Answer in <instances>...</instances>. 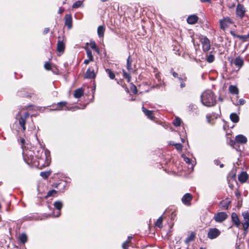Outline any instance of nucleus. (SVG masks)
<instances>
[{
	"label": "nucleus",
	"mask_w": 249,
	"mask_h": 249,
	"mask_svg": "<svg viewBox=\"0 0 249 249\" xmlns=\"http://www.w3.org/2000/svg\"><path fill=\"white\" fill-rule=\"evenodd\" d=\"M202 103L205 106L210 107L216 104V97L213 92L210 90L204 91L201 94Z\"/></svg>",
	"instance_id": "obj_1"
},
{
	"label": "nucleus",
	"mask_w": 249,
	"mask_h": 249,
	"mask_svg": "<svg viewBox=\"0 0 249 249\" xmlns=\"http://www.w3.org/2000/svg\"><path fill=\"white\" fill-rule=\"evenodd\" d=\"M20 116L18 118L19 124L22 127L23 131L26 129L25 123L26 119L29 117V114L27 112H24L23 114L19 113Z\"/></svg>",
	"instance_id": "obj_2"
},
{
	"label": "nucleus",
	"mask_w": 249,
	"mask_h": 249,
	"mask_svg": "<svg viewBox=\"0 0 249 249\" xmlns=\"http://www.w3.org/2000/svg\"><path fill=\"white\" fill-rule=\"evenodd\" d=\"M221 234V231L217 228H211L209 229L207 236L210 239H213L218 237Z\"/></svg>",
	"instance_id": "obj_3"
},
{
	"label": "nucleus",
	"mask_w": 249,
	"mask_h": 249,
	"mask_svg": "<svg viewBox=\"0 0 249 249\" xmlns=\"http://www.w3.org/2000/svg\"><path fill=\"white\" fill-rule=\"evenodd\" d=\"M220 28L223 30H225L230 25L233 23L232 20L229 17L225 18L219 21Z\"/></svg>",
	"instance_id": "obj_4"
},
{
	"label": "nucleus",
	"mask_w": 249,
	"mask_h": 249,
	"mask_svg": "<svg viewBox=\"0 0 249 249\" xmlns=\"http://www.w3.org/2000/svg\"><path fill=\"white\" fill-rule=\"evenodd\" d=\"M244 218L242 223L243 228L245 231H247L249 227V213L248 212H244L242 213Z\"/></svg>",
	"instance_id": "obj_5"
},
{
	"label": "nucleus",
	"mask_w": 249,
	"mask_h": 249,
	"mask_svg": "<svg viewBox=\"0 0 249 249\" xmlns=\"http://www.w3.org/2000/svg\"><path fill=\"white\" fill-rule=\"evenodd\" d=\"M227 214L225 212H220L214 216V219L217 222H222L227 218Z\"/></svg>",
	"instance_id": "obj_6"
},
{
	"label": "nucleus",
	"mask_w": 249,
	"mask_h": 249,
	"mask_svg": "<svg viewBox=\"0 0 249 249\" xmlns=\"http://www.w3.org/2000/svg\"><path fill=\"white\" fill-rule=\"evenodd\" d=\"M246 12V9L243 5L239 4L237 5L236 10V14L237 17L242 18Z\"/></svg>",
	"instance_id": "obj_7"
},
{
	"label": "nucleus",
	"mask_w": 249,
	"mask_h": 249,
	"mask_svg": "<svg viewBox=\"0 0 249 249\" xmlns=\"http://www.w3.org/2000/svg\"><path fill=\"white\" fill-rule=\"evenodd\" d=\"M201 42L202 45L203 50L204 51H208L210 49V42L208 38L206 37L201 39Z\"/></svg>",
	"instance_id": "obj_8"
},
{
	"label": "nucleus",
	"mask_w": 249,
	"mask_h": 249,
	"mask_svg": "<svg viewBox=\"0 0 249 249\" xmlns=\"http://www.w3.org/2000/svg\"><path fill=\"white\" fill-rule=\"evenodd\" d=\"M198 17L195 15H191L188 17L187 19V21L189 24H194L198 21Z\"/></svg>",
	"instance_id": "obj_9"
},
{
	"label": "nucleus",
	"mask_w": 249,
	"mask_h": 249,
	"mask_svg": "<svg viewBox=\"0 0 249 249\" xmlns=\"http://www.w3.org/2000/svg\"><path fill=\"white\" fill-rule=\"evenodd\" d=\"M231 219L235 226H236L237 227H239L241 224L240 221L236 213H232Z\"/></svg>",
	"instance_id": "obj_10"
},
{
	"label": "nucleus",
	"mask_w": 249,
	"mask_h": 249,
	"mask_svg": "<svg viewBox=\"0 0 249 249\" xmlns=\"http://www.w3.org/2000/svg\"><path fill=\"white\" fill-rule=\"evenodd\" d=\"M65 24L69 29L72 27V18L71 15H66L65 16Z\"/></svg>",
	"instance_id": "obj_11"
},
{
	"label": "nucleus",
	"mask_w": 249,
	"mask_h": 249,
	"mask_svg": "<svg viewBox=\"0 0 249 249\" xmlns=\"http://www.w3.org/2000/svg\"><path fill=\"white\" fill-rule=\"evenodd\" d=\"M95 73L93 69L89 68L87 70L86 73V77L87 78H94L95 77Z\"/></svg>",
	"instance_id": "obj_12"
},
{
	"label": "nucleus",
	"mask_w": 249,
	"mask_h": 249,
	"mask_svg": "<svg viewBox=\"0 0 249 249\" xmlns=\"http://www.w3.org/2000/svg\"><path fill=\"white\" fill-rule=\"evenodd\" d=\"M235 140L237 142L244 144L246 143L247 142V138L243 135H238L236 136Z\"/></svg>",
	"instance_id": "obj_13"
},
{
	"label": "nucleus",
	"mask_w": 249,
	"mask_h": 249,
	"mask_svg": "<svg viewBox=\"0 0 249 249\" xmlns=\"http://www.w3.org/2000/svg\"><path fill=\"white\" fill-rule=\"evenodd\" d=\"M248 178V175L245 172H242L238 176V180L241 183H244Z\"/></svg>",
	"instance_id": "obj_14"
},
{
	"label": "nucleus",
	"mask_w": 249,
	"mask_h": 249,
	"mask_svg": "<svg viewBox=\"0 0 249 249\" xmlns=\"http://www.w3.org/2000/svg\"><path fill=\"white\" fill-rule=\"evenodd\" d=\"M192 199V196L190 194L187 193L182 198V202L185 204H187L189 203Z\"/></svg>",
	"instance_id": "obj_15"
},
{
	"label": "nucleus",
	"mask_w": 249,
	"mask_h": 249,
	"mask_svg": "<svg viewBox=\"0 0 249 249\" xmlns=\"http://www.w3.org/2000/svg\"><path fill=\"white\" fill-rule=\"evenodd\" d=\"M233 63L235 66L240 68L244 64V60L241 57H238L235 58Z\"/></svg>",
	"instance_id": "obj_16"
},
{
	"label": "nucleus",
	"mask_w": 249,
	"mask_h": 249,
	"mask_svg": "<svg viewBox=\"0 0 249 249\" xmlns=\"http://www.w3.org/2000/svg\"><path fill=\"white\" fill-rule=\"evenodd\" d=\"M62 203L61 201H56L54 202V206L58 210V212H57L55 216L58 217L60 215V211L62 207Z\"/></svg>",
	"instance_id": "obj_17"
},
{
	"label": "nucleus",
	"mask_w": 249,
	"mask_h": 249,
	"mask_svg": "<svg viewBox=\"0 0 249 249\" xmlns=\"http://www.w3.org/2000/svg\"><path fill=\"white\" fill-rule=\"evenodd\" d=\"M142 111L145 115L150 119L152 120L154 118L153 114L152 111L148 110L144 108L143 107H142Z\"/></svg>",
	"instance_id": "obj_18"
},
{
	"label": "nucleus",
	"mask_w": 249,
	"mask_h": 249,
	"mask_svg": "<svg viewBox=\"0 0 249 249\" xmlns=\"http://www.w3.org/2000/svg\"><path fill=\"white\" fill-rule=\"evenodd\" d=\"M105 31V26H99L97 29L98 35L100 37H103Z\"/></svg>",
	"instance_id": "obj_19"
},
{
	"label": "nucleus",
	"mask_w": 249,
	"mask_h": 249,
	"mask_svg": "<svg viewBox=\"0 0 249 249\" xmlns=\"http://www.w3.org/2000/svg\"><path fill=\"white\" fill-rule=\"evenodd\" d=\"M83 92L84 90L83 89L79 88L75 91L74 93V96L76 98H80L83 95Z\"/></svg>",
	"instance_id": "obj_20"
},
{
	"label": "nucleus",
	"mask_w": 249,
	"mask_h": 249,
	"mask_svg": "<svg viewBox=\"0 0 249 249\" xmlns=\"http://www.w3.org/2000/svg\"><path fill=\"white\" fill-rule=\"evenodd\" d=\"M57 49L59 52H63L65 50L64 44L60 40L57 43Z\"/></svg>",
	"instance_id": "obj_21"
},
{
	"label": "nucleus",
	"mask_w": 249,
	"mask_h": 249,
	"mask_svg": "<svg viewBox=\"0 0 249 249\" xmlns=\"http://www.w3.org/2000/svg\"><path fill=\"white\" fill-rule=\"evenodd\" d=\"M133 60L130 56H129L127 59V63H126V68L127 69L130 71L132 70V63Z\"/></svg>",
	"instance_id": "obj_22"
},
{
	"label": "nucleus",
	"mask_w": 249,
	"mask_h": 249,
	"mask_svg": "<svg viewBox=\"0 0 249 249\" xmlns=\"http://www.w3.org/2000/svg\"><path fill=\"white\" fill-rule=\"evenodd\" d=\"M229 89L232 94H237L238 93V89L236 86L231 85L229 86Z\"/></svg>",
	"instance_id": "obj_23"
},
{
	"label": "nucleus",
	"mask_w": 249,
	"mask_h": 249,
	"mask_svg": "<svg viewBox=\"0 0 249 249\" xmlns=\"http://www.w3.org/2000/svg\"><path fill=\"white\" fill-rule=\"evenodd\" d=\"M230 118L234 123H237L239 121V117L236 113H231L230 115Z\"/></svg>",
	"instance_id": "obj_24"
},
{
	"label": "nucleus",
	"mask_w": 249,
	"mask_h": 249,
	"mask_svg": "<svg viewBox=\"0 0 249 249\" xmlns=\"http://www.w3.org/2000/svg\"><path fill=\"white\" fill-rule=\"evenodd\" d=\"M89 45L92 49L94 50L98 53H99V50L98 48L97 47L96 44L94 41L90 42L89 43Z\"/></svg>",
	"instance_id": "obj_25"
},
{
	"label": "nucleus",
	"mask_w": 249,
	"mask_h": 249,
	"mask_svg": "<svg viewBox=\"0 0 249 249\" xmlns=\"http://www.w3.org/2000/svg\"><path fill=\"white\" fill-rule=\"evenodd\" d=\"M106 72L107 73V74L109 75V77L110 79H113L115 78V75L114 72L110 69H107Z\"/></svg>",
	"instance_id": "obj_26"
},
{
	"label": "nucleus",
	"mask_w": 249,
	"mask_h": 249,
	"mask_svg": "<svg viewBox=\"0 0 249 249\" xmlns=\"http://www.w3.org/2000/svg\"><path fill=\"white\" fill-rule=\"evenodd\" d=\"M19 239L21 242L24 243L27 241V237L25 234L22 233L20 235Z\"/></svg>",
	"instance_id": "obj_27"
},
{
	"label": "nucleus",
	"mask_w": 249,
	"mask_h": 249,
	"mask_svg": "<svg viewBox=\"0 0 249 249\" xmlns=\"http://www.w3.org/2000/svg\"><path fill=\"white\" fill-rule=\"evenodd\" d=\"M123 71L124 77L127 80L128 82H129L131 81L130 75L127 73L124 70H123Z\"/></svg>",
	"instance_id": "obj_28"
},
{
	"label": "nucleus",
	"mask_w": 249,
	"mask_h": 249,
	"mask_svg": "<svg viewBox=\"0 0 249 249\" xmlns=\"http://www.w3.org/2000/svg\"><path fill=\"white\" fill-rule=\"evenodd\" d=\"M67 104L66 102H62L58 103L57 105V109L60 110L62 109L64 107H65Z\"/></svg>",
	"instance_id": "obj_29"
},
{
	"label": "nucleus",
	"mask_w": 249,
	"mask_h": 249,
	"mask_svg": "<svg viewBox=\"0 0 249 249\" xmlns=\"http://www.w3.org/2000/svg\"><path fill=\"white\" fill-rule=\"evenodd\" d=\"M163 219L162 217H160L158 218L157 221L156 222V226L157 227H158L159 228H160L162 227V223Z\"/></svg>",
	"instance_id": "obj_30"
},
{
	"label": "nucleus",
	"mask_w": 249,
	"mask_h": 249,
	"mask_svg": "<svg viewBox=\"0 0 249 249\" xmlns=\"http://www.w3.org/2000/svg\"><path fill=\"white\" fill-rule=\"evenodd\" d=\"M181 121L180 119L178 117H177L174 120L173 123L174 124V125L178 126L180 125V124H181Z\"/></svg>",
	"instance_id": "obj_31"
},
{
	"label": "nucleus",
	"mask_w": 249,
	"mask_h": 249,
	"mask_svg": "<svg viewBox=\"0 0 249 249\" xmlns=\"http://www.w3.org/2000/svg\"><path fill=\"white\" fill-rule=\"evenodd\" d=\"M86 52L88 58L90 59V60H93V57L92 56L91 51L90 50L87 49H86Z\"/></svg>",
	"instance_id": "obj_32"
},
{
	"label": "nucleus",
	"mask_w": 249,
	"mask_h": 249,
	"mask_svg": "<svg viewBox=\"0 0 249 249\" xmlns=\"http://www.w3.org/2000/svg\"><path fill=\"white\" fill-rule=\"evenodd\" d=\"M82 4L83 2L82 1H77L73 4L72 7L73 8H77L80 7Z\"/></svg>",
	"instance_id": "obj_33"
},
{
	"label": "nucleus",
	"mask_w": 249,
	"mask_h": 249,
	"mask_svg": "<svg viewBox=\"0 0 249 249\" xmlns=\"http://www.w3.org/2000/svg\"><path fill=\"white\" fill-rule=\"evenodd\" d=\"M40 175L43 178H46L50 176V173L48 172H41Z\"/></svg>",
	"instance_id": "obj_34"
},
{
	"label": "nucleus",
	"mask_w": 249,
	"mask_h": 249,
	"mask_svg": "<svg viewBox=\"0 0 249 249\" xmlns=\"http://www.w3.org/2000/svg\"><path fill=\"white\" fill-rule=\"evenodd\" d=\"M214 56H213V55H212V54H210V55H209L208 56L207 58V61H208V62H209V63H211V62H213V60H214Z\"/></svg>",
	"instance_id": "obj_35"
},
{
	"label": "nucleus",
	"mask_w": 249,
	"mask_h": 249,
	"mask_svg": "<svg viewBox=\"0 0 249 249\" xmlns=\"http://www.w3.org/2000/svg\"><path fill=\"white\" fill-rule=\"evenodd\" d=\"M195 235L194 233H191L190 236L186 239V242H189L195 239Z\"/></svg>",
	"instance_id": "obj_36"
},
{
	"label": "nucleus",
	"mask_w": 249,
	"mask_h": 249,
	"mask_svg": "<svg viewBox=\"0 0 249 249\" xmlns=\"http://www.w3.org/2000/svg\"><path fill=\"white\" fill-rule=\"evenodd\" d=\"M56 193V191L54 190H52L48 192L46 197H48L50 196H53Z\"/></svg>",
	"instance_id": "obj_37"
},
{
	"label": "nucleus",
	"mask_w": 249,
	"mask_h": 249,
	"mask_svg": "<svg viewBox=\"0 0 249 249\" xmlns=\"http://www.w3.org/2000/svg\"><path fill=\"white\" fill-rule=\"evenodd\" d=\"M173 145H175L176 148L178 151H181L182 149V146L180 143L173 144Z\"/></svg>",
	"instance_id": "obj_38"
},
{
	"label": "nucleus",
	"mask_w": 249,
	"mask_h": 249,
	"mask_svg": "<svg viewBox=\"0 0 249 249\" xmlns=\"http://www.w3.org/2000/svg\"><path fill=\"white\" fill-rule=\"evenodd\" d=\"M130 89H131V90L132 91L133 93H134L135 94L137 93V89L136 87L134 85L132 84L131 86Z\"/></svg>",
	"instance_id": "obj_39"
},
{
	"label": "nucleus",
	"mask_w": 249,
	"mask_h": 249,
	"mask_svg": "<svg viewBox=\"0 0 249 249\" xmlns=\"http://www.w3.org/2000/svg\"><path fill=\"white\" fill-rule=\"evenodd\" d=\"M179 79L180 81V87L184 88L185 86V84L183 81H185L186 79V78L185 77L184 79L181 78H179Z\"/></svg>",
	"instance_id": "obj_40"
},
{
	"label": "nucleus",
	"mask_w": 249,
	"mask_h": 249,
	"mask_svg": "<svg viewBox=\"0 0 249 249\" xmlns=\"http://www.w3.org/2000/svg\"><path fill=\"white\" fill-rule=\"evenodd\" d=\"M44 68L47 70H50L51 69V65L49 62H46L44 64Z\"/></svg>",
	"instance_id": "obj_41"
},
{
	"label": "nucleus",
	"mask_w": 249,
	"mask_h": 249,
	"mask_svg": "<svg viewBox=\"0 0 249 249\" xmlns=\"http://www.w3.org/2000/svg\"><path fill=\"white\" fill-rule=\"evenodd\" d=\"M129 246V242L125 241L122 245V247L124 249H127Z\"/></svg>",
	"instance_id": "obj_42"
},
{
	"label": "nucleus",
	"mask_w": 249,
	"mask_h": 249,
	"mask_svg": "<svg viewBox=\"0 0 249 249\" xmlns=\"http://www.w3.org/2000/svg\"><path fill=\"white\" fill-rule=\"evenodd\" d=\"M230 33L234 37H237L238 38V36H239V35H236L233 31H231L230 32Z\"/></svg>",
	"instance_id": "obj_43"
},
{
	"label": "nucleus",
	"mask_w": 249,
	"mask_h": 249,
	"mask_svg": "<svg viewBox=\"0 0 249 249\" xmlns=\"http://www.w3.org/2000/svg\"><path fill=\"white\" fill-rule=\"evenodd\" d=\"M91 61H93V60H90V59L89 58H88L87 59H86L84 60V64L87 65L90 62H91Z\"/></svg>",
	"instance_id": "obj_44"
},
{
	"label": "nucleus",
	"mask_w": 249,
	"mask_h": 249,
	"mask_svg": "<svg viewBox=\"0 0 249 249\" xmlns=\"http://www.w3.org/2000/svg\"><path fill=\"white\" fill-rule=\"evenodd\" d=\"M184 160L186 163L188 164L190 163V159L187 157H184Z\"/></svg>",
	"instance_id": "obj_45"
},
{
	"label": "nucleus",
	"mask_w": 249,
	"mask_h": 249,
	"mask_svg": "<svg viewBox=\"0 0 249 249\" xmlns=\"http://www.w3.org/2000/svg\"><path fill=\"white\" fill-rule=\"evenodd\" d=\"M49 31H50L49 28H45L44 30L43 33L44 34H46L49 32Z\"/></svg>",
	"instance_id": "obj_46"
},
{
	"label": "nucleus",
	"mask_w": 249,
	"mask_h": 249,
	"mask_svg": "<svg viewBox=\"0 0 249 249\" xmlns=\"http://www.w3.org/2000/svg\"><path fill=\"white\" fill-rule=\"evenodd\" d=\"M173 75L174 77H178V74L177 73H176V72H173Z\"/></svg>",
	"instance_id": "obj_47"
},
{
	"label": "nucleus",
	"mask_w": 249,
	"mask_h": 249,
	"mask_svg": "<svg viewBox=\"0 0 249 249\" xmlns=\"http://www.w3.org/2000/svg\"><path fill=\"white\" fill-rule=\"evenodd\" d=\"M239 102L241 105H243L245 103V101L243 99H240Z\"/></svg>",
	"instance_id": "obj_48"
},
{
	"label": "nucleus",
	"mask_w": 249,
	"mask_h": 249,
	"mask_svg": "<svg viewBox=\"0 0 249 249\" xmlns=\"http://www.w3.org/2000/svg\"><path fill=\"white\" fill-rule=\"evenodd\" d=\"M20 143H21V144H22V145L24 144V143H25V140H24V139H21L20 140Z\"/></svg>",
	"instance_id": "obj_49"
},
{
	"label": "nucleus",
	"mask_w": 249,
	"mask_h": 249,
	"mask_svg": "<svg viewBox=\"0 0 249 249\" xmlns=\"http://www.w3.org/2000/svg\"><path fill=\"white\" fill-rule=\"evenodd\" d=\"M132 238V237L131 236H129L128 237V239L126 241L129 242V243L131 241V240Z\"/></svg>",
	"instance_id": "obj_50"
},
{
	"label": "nucleus",
	"mask_w": 249,
	"mask_h": 249,
	"mask_svg": "<svg viewBox=\"0 0 249 249\" xmlns=\"http://www.w3.org/2000/svg\"><path fill=\"white\" fill-rule=\"evenodd\" d=\"M63 11H64V10L60 8V9H59L58 12H59V13L61 14L63 13Z\"/></svg>",
	"instance_id": "obj_51"
},
{
	"label": "nucleus",
	"mask_w": 249,
	"mask_h": 249,
	"mask_svg": "<svg viewBox=\"0 0 249 249\" xmlns=\"http://www.w3.org/2000/svg\"><path fill=\"white\" fill-rule=\"evenodd\" d=\"M218 100H219L220 102H223V98H222V97H219L218 98Z\"/></svg>",
	"instance_id": "obj_52"
},
{
	"label": "nucleus",
	"mask_w": 249,
	"mask_h": 249,
	"mask_svg": "<svg viewBox=\"0 0 249 249\" xmlns=\"http://www.w3.org/2000/svg\"><path fill=\"white\" fill-rule=\"evenodd\" d=\"M201 2H206V1H208L209 0H200Z\"/></svg>",
	"instance_id": "obj_53"
},
{
	"label": "nucleus",
	"mask_w": 249,
	"mask_h": 249,
	"mask_svg": "<svg viewBox=\"0 0 249 249\" xmlns=\"http://www.w3.org/2000/svg\"><path fill=\"white\" fill-rule=\"evenodd\" d=\"M231 144H233V143H235V142H234V141H231Z\"/></svg>",
	"instance_id": "obj_54"
},
{
	"label": "nucleus",
	"mask_w": 249,
	"mask_h": 249,
	"mask_svg": "<svg viewBox=\"0 0 249 249\" xmlns=\"http://www.w3.org/2000/svg\"><path fill=\"white\" fill-rule=\"evenodd\" d=\"M102 2H106L108 0H101Z\"/></svg>",
	"instance_id": "obj_55"
},
{
	"label": "nucleus",
	"mask_w": 249,
	"mask_h": 249,
	"mask_svg": "<svg viewBox=\"0 0 249 249\" xmlns=\"http://www.w3.org/2000/svg\"><path fill=\"white\" fill-rule=\"evenodd\" d=\"M224 207H225V209H227L228 207V206L226 205V206H224Z\"/></svg>",
	"instance_id": "obj_56"
},
{
	"label": "nucleus",
	"mask_w": 249,
	"mask_h": 249,
	"mask_svg": "<svg viewBox=\"0 0 249 249\" xmlns=\"http://www.w3.org/2000/svg\"><path fill=\"white\" fill-rule=\"evenodd\" d=\"M215 162L216 164H218V161L217 160H215Z\"/></svg>",
	"instance_id": "obj_57"
},
{
	"label": "nucleus",
	"mask_w": 249,
	"mask_h": 249,
	"mask_svg": "<svg viewBox=\"0 0 249 249\" xmlns=\"http://www.w3.org/2000/svg\"><path fill=\"white\" fill-rule=\"evenodd\" d=\"M223 167V164H221V165H220V167H221V168H222V167Z\"/></svg>",
	"instance_id": "obj_58"
},
{
	"label": "nucleus",
	"mask_w": 249,
	"mask_h": 249,
	"mask_svg": "<svg viewBox=\"0 0 249 249\" xmlns=\"http://www.w3.org/2000/svg\"><path fill=\"white\" fill-rule=\"evenodd\" d=\"M47 153H48V152H47V151H45V155H46H46H47Z\"/></svg>",
	"instance_id": "obj_59"
},
{
	"label": "nucleus",
	"mask_w": 249,
	"mask_h": 249,
	"mask_svg": "<svg viewBox=\"0 0 249 249\" xmlns=\"http://www.w3.org/2000/svg\"><path fill=\"white\" fill-rule=\"evenodd\" d=\"M200 249H206L205 248H201Z\"/></svg>",
	"instance_id": "obj_60"
}]
</instances>
